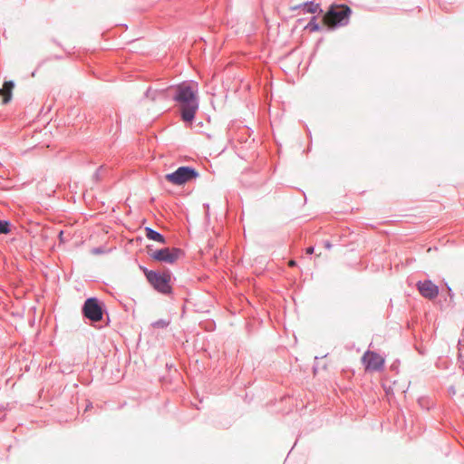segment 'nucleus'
Wrapping results in <instances>:
<instances>
[{"instance_id":"obj_9","label":"nucleus","mask_w":464,"mask_h":464,"mask_svg":"<svg viewBox=\"0 0 464 464\" xmlns=\"http://www.w3.org/2000/svg\"><path fill=\"white\" fill-rule=\"evenodd\" d=\"M291 11H296L301 10L303 14H323L324 11L320 7V5L318 3H315L314 1H306L302 4L293 5L290 7Z\"/></svg>"},{"instance_id":"obj_22","label":"nucleus","mask_w":464,"mask_h":464,"mask_svg":"<svg viewBox=\"0 0 464 464\" xmlns=\"http://www.w3.org/2000/svg\"><path fill=\"white\" fill-rule=\"evenodd\" d=\"M264 183H265V180H260V181L256 182L253 186L255 188H258V187L262 186Z\"/></svg>"},{"instance_id":"obj_15","label":"nucleus","mask_w":464,"mask_h":464,"mask_svg":"<svg viewBox=\"0 0 464 464\" xmlns=\"http://www.w3.org/2000/svg\"><path fill=\"white\" fill-rule=\"evenodd\" d=\"M169 324H170L169 320L159 319V320L151 323V326L153 328L164 329V328H167L169 325Z\"/></svg>"},{"instance_id":"obj_25","label":"nucleus","mask_w":464,"mask_h":464,"mask_svg":"<svg viewBox=\"0 0 464 464\" xmlns=\"http://www.w3.org/2000/svg\"><path fill=\"white\" fill-rule=\"evenodd\" d=\"M418 402H419V404L420 405V407H424V406H425V403H423V402H424V399H420V400L418 401Z\"/></svg>"},{"instance_id":"obj_3","label":"nucleus","mask_w":464,"mask_h":464,"mask_svg":"<svg viewBox=\"0 0 464 464\" xmlns=\"http://www.w3.org/2000/svg\"><path fill=\"white\" fill-rule=\"evenodd\" d=\"M352 14L346 5H331L324 14V20L329 29L347 25Z\"/></svg>"},{"instance_id":"obj_29","label":"nucleus","mask_w":464,"mask_h":464,"mask_svg":"<svg viewBox=\"0 0 464 464\" xmlns=\"http://www.w3.org/2000/svg\"><path fill=\"white\" fill-rule=\"evenodd\" d=\"M91 407H92V403L88 404V405L86 406V411H87L89 408H91Z\"/></svg>"},{"instance_id":"obj_17","label":"nucleus","mask_w":464,"mask_h":464,"mask_svg":"<svg viewBox=\"0 0 464 464\" xmlns=\"http://www.w3.org/2000/svg\"><path fill=\"white\" fill-rule=\"evenodd\" d=\"M139 268L140 271L143 272L147 281H149V279L150 278V275L155 272L154 270H150L146 266H141V265L139 266Z\"/></svg>"},{"instance_id":"obj_26","label":"nucleus","mask_w":464,"mask_h":464,"mask_svg":"<svg viewBox=\"0 0 464 464\" xmlns=\"http://www.w3.org/2000/svg\"><path fill=\"white\" fill-rule=\"evenodd\" d=\"M295 265H296V262H295V260H291V261L289 262V266H295Z\"/></svg>"},{"instance_id":"obj_5","label":"nucleus","mask_w":464,"mask_h":464,"mask_svg":"<svg viewBox=\"0 0 464 464\" xmlns=\"http://www.w3.org/2000/svg\"><path fill=\"white\" fill-rule=\"evenodd\" d=\"M199 176L197 169L190 166L179 167L175 171L165 176L167 181L177 185H184L185 183L195 179Z\"/></svg>"},{"instance_id":"obj_4","label":"nucleus","mask_w":464,"mask_h":464,"mask_svg":"<svg viewBox=\"0 0 464 464\" xmlns=\"http://www.w3.org/2000/svg\"><path fill=\"white\" fill-rule=\"evenodd\" d=\"M171 276L172 273L169 269H166L163 272L155 271L150 275V278L149 279L148 283L158 293L169 295L172 294V286L170 284Z\"/></svg>"},{"instance_id":"obj_27","label":"nucleus","mask_w":464,"mask_h":464,"mask_svg":"<svg viewBox=\"0 0 464 464\" xmlns=\"http://www.w3.org/2000/svg\"><path fill=\"white\" fill-rule=\"evenodd\" d=\"M448 291H449V295L450 296V298H452L453 293H452V290L449 286H448Z\"/></svg>"},{"instance_id":"obj_28","label":"nucleus","mask_w":464,"mask_h":464,"mask_svg":"<svg viewBox=\"0 0 464 464\" xmlns=\"http://www.w3.org/2000/svg\"><path fill=\"white\" fill-rule=\"evenodd\" d=\"M417 350H418V352H419V353H420V354H424V351H423L422 349H418V348H417Z\"/></svg>"},{"instance_id":"obj_13","label":"nucleus","mask_w":464,"mask_h":464,"mask_svg":"<svg viewBox=\"0 0 464 464\" xmlns=\"http://www.w3.org/2000/svg\"><path fill=\"white\" fill-rule=\"evenodd\" d=\"M13 224L10 220L0 219V235H8L11 233Z\"/></svg>"},{"instance_id":"obj_21","label":"nucleus","mask_w":464,"mask_h":464,"mask_svg":"<svg viewBox=\"0 0 464 464\" xmlns=\"http://www.w3.org/2000/svg\"><path fill=\"white\" fill-rule=\"evenodd\" d=\"M324 247H325L326 249H331V248H332V246H333V245H332V244L330 243V241H328V240L324 241Z\"/></svg>"},{"instance_id":"obj_2","label":"nucleus","mask_w":464,"mask_h":464,"mask_svg":"<svg viewBox=\"0 0 464 464\" xmlns=\"http://www.w3.org/2000/svg\"><path fill=\"white\" fill-rule=\"evenodd\" d=\"M82 317L90 322V324L96 326L98 323L103 322L109 324L110 319L106 311L105 304L97 297L87 298L81 309Z\"/></svg>"},{"instance_id":"obj_30","label":"nucleus","mask_w":464,"mask_h":464,"mask_svg":"<svg viewBox=\"0 0 464 464\" xmlns=\"http://www.w3.org/2000/svg\"><path fill=\"white\" fill-rule=\"evenodd\" d=\"M116 120L118 121L119 115L115 113Z\"/></svg>"},{"instance_id":"obj_19","label":"nucleus","mask_w":464,"mask_h":464,"mask_svg":"<svg viewBox=\"0 0 464 464\" xmlns=\"http://www.w3.org/2000/svg\"><path fill=\"white\" fill-rule=\"evenodd\" d=\"M4 94H7V89L3 85V87L0 89V95L2 96V99L4 100Z\"/></svg>"},{"instance_id":"obj_23","label":"nucleus","mask_w":464,"mask_h":464,"mask_svg":"<svg viewBox=\"0 0 464 464\" xmlns=\"http://www.w3.org/2000/svg\"><path fill=\"white\" fill-rule=\"evenodd\" d=\"M63 230H61V231L59 232V235H58L59 239H60V241H61V242H63Z\"/></svg>"},{"instance_id":"obj_6","label":"nucleus","mask_w":464,"mask_h":464,"mask_svg":"<svg viewBox=\"0 0 464 464\" xmlns=\"http://www.w3.org/2000/svg\"><path fill=\"white\" fill-rule=\"evenodd\" d=\"M184 255V251L179 247H162L156 249L151 254V259L160 262L172 265Z\"/></svg>"},{"instance_id":"obj_1","label":"nucleus","mask_w":464,"mask_h":464,"mask_svg":"<svg viewBox=\"0 0 464 464\" xmlns=\"http://www.w3.org/2000/svg\"><path fill=\"white\" fill-rule=\"evenodd\" d=\"M169 89L172 92L171 97L177 103L181 121L191 124L199 107L198 91L187 82Z\"/></svg>"},{"instance_id":"obj_10","label":"nucleus","mask_w":464,"mask_h":464,"mask_svg":"<svg viewBox=\"0 0 464 464\" xmlns=\"http://www.w3.org/2000/svg\"><path fill=\"white\" fill-rule=\"evenodd\" d=\"M144 230H145V236L148 239L156 241V242L163 244V245L167 243L166 237L161 233H160L149 227H146Z\"/></svg>"},{"instance_id":"obj_20","label":"nucleus","mask_w":464,"mask_h":464,"mask_svg":"<svg viewBox=\"0 0 464 464\" xmlns=\"http://www.w3.org/2000/svg\"><path fill=\"white\" fill-rule=\"evenodd\" d=\"M314 246H309V247H307V248L305 249V254H306V255H312V254L314 253Z\"/></svg>"},{"instance_id":"obj_8","label":"nucleus","mask_w":464,"mask_h":464,"mask_svg":"<svg viewBox=\"0 0 464 464\" xmlns=\"http://www.w3.org/2000/svg\"><path fill=\"white\" fill-rule=\"evenodd\" d=\"M416 285L420 294L427 299L432 300L439 295V286L430 279L419 281Z\"/></svg>"},{"instance_id":"obj_7","label":"nucleus","mask_w":464,"mask_h":464,"mask_svg":"<svg viewBox=\"0 0 464 464\" xmlns=\"http://www.w3.org/2000/svg\"><path fill=\"white\" fill-rule=\"evenodd\" d=\"M362 363L364 364L366 371L381 372L384 368V358H382L376 352H365L364 354L362 355Z\"/></svg>"},{"instance_id":"obj_12","label":"nucleus","mask_w":464,"mask_h":464,"mask_svg":"<svg viewBox=\"0 0 464 464\" xmlns=\"http://www.w3.org/2000/svg\"><path fill=\"white\" fill-rule=\"evenodd\" d=\"M4 86L7 89V94H4V104H7L12 100V91L14 87L13 81H5Z\"/></svg>"},{"instance_id":"obj_11","label":"nucleus","mask_w":464,"mask_h":464,"mask_svg":"<svg viewBox=\"0 0 464 464\" xmlns=\"http://www.w3.org/2000/svg\"><path fill=\"white\" fill-rule=\"evenodd\" d=\"M169 88L158 90V89H152V88L149 87L147 89V91L145 92L144 96L148 99H150L151 101H156L158 98L163 97L164 92H169Z\"/></svg>"},{"instance_id":"obj_18","label":"nucleus","mask_w":464,"mask_h":464,"mask_svg":"<svg viewBox=\"0 0 464 464\" xmlns=\"http://www.w3.org/2000/svg\"><path fill=\"white\" fill-rule=\"evenodd\" d=\"M147 254L150 256V257L151 258V254L153 252H155L156 249L153 248V246L152 245H149L147 246Z\"/></svg>"},{"instance_id":"obj_14","label":"nucleus","mask_w":464,"mask_h":464,"mask_svg":"<svg viewBox=\"0 0 464 464\" xmlns=\"http://www.w3.org/2000/svg\"><path fill=\"white\" fill-rule=\"evenodd\" d=\"M304 29L310 32H318L321 30L320 24L316 22V16H312L309 23L305 25Z\"/></svg>"},{"instance_id":"obj_24","label":"nucleus","mask_w":464,"mask_h":464,"mask_svg":"<svg viewBox=\"0 0 464 464\" xmlns=\"http://www.w3.org/2000/svg\"><path fill=\"white\" fill-rule=\"evenodd\" d=\"M92 251H93V253H97V254H100V253H102V250L101 248H99V247H97V248H93V250H92Z\"/></svg>"},{"instance_id":"obj_16","label":"nucleus","mask_w":464,"mask_h":464,"mask_svg":"<svg viewBox=\"0 0 464 464\" xmlns=\"http://www.w3.org/2000/svg\"><path fill=\"white\" fill-rule=\"evenodd\" d=\"M105 168L103 166H100L96 170L95 172L93 173L92 175V179L95 182H99L102 179V177L104 175V172H105Z\"/></svg>"}]
</instances>
